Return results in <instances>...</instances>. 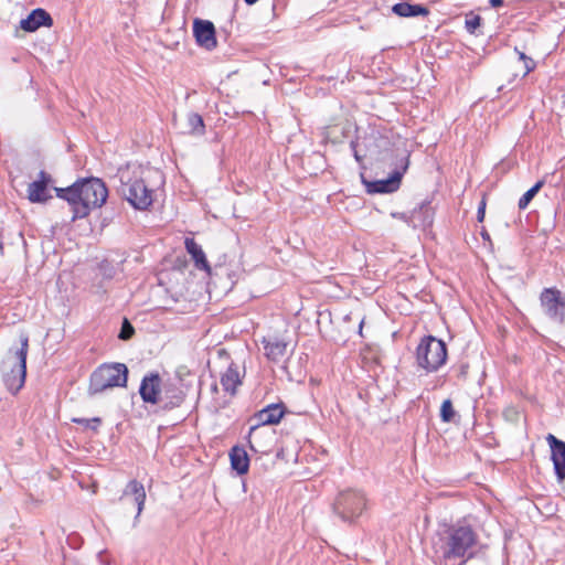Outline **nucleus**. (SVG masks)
<instances>
[{"mask_svg": "<svg viewBox=\"0 0 565 565\" xmlns=\"http://www.w3.org/2000/svg\"><path fill=\"white\" fill-rule=\"evenodd\" d=\"M478 534L467 524L448 526L433 540L435 557L440 561L462 559V564L476 555Z\"/></svg>", "mask_w": 565, "mask_h": 565, "instance_id": "obj_1", "label": "nucleus"}, {"mask_svg": "<svg viewBox=\"0 0 565 565\" xmlns=\"http://www.w3.org/2000/svg\"><path fill=\"white\" fill-rule=\"evenodd\" d=\"M75 185L73 221L86 217L93 209L100 207L108 198V189L99 178L79 179Z\"/></svg>", "mask_w": 565, "mask_h": 565, "instance_id": "obj_2", "label": "nucleus"}, {"mask_svg": "<svg viewBox=\"0 0 565 565\" xmlns=\"http://www.w3.org/2000/svg\"><path fill=\"white\" fill-rule=\"evenodd\" d=\"M20 343L21 347L15 350L10 349L7 358L2 361L3 383L12 394H17L23 387L26 376L29 337L22 333Z\"/></svg>", "mask_w": 565, "mask_h": 565, "instance_id": "obj_3", "label": "nucleus"}, {"mask_svg": "<svg viewBox=\"0 0 565 565\" xmlns=\"http://www.w3.org/2000/svg\"><path fill=\"white\" fill-rule=\"evenodd\" d=\"M128 369L122 363H104L89 377L88 393L96 395L113 387L127 385Z\"/></svg>", "mask_w": 565, "mask_h": 565, "instance_id": "obj_4", "label": "nucleus"}, {"mask_svg": "<svg viewBox=\"0 0 565 565\" xmlns=\"http://www.w3.org/2000/svg\"><path fill=\"white\" fill-rule=\"evenodd\" d=\"M416 363L427 373L437 372L447 361V345L434 335L422 338L416 348Z\"/></svg>", "mask_w": 565, "mask_h": 565, "instance_id": "obj_5", "label": "nucleus"}, {"mask_svg": "<svg viewBox=\"0 0 565 565\" xmlns=\"http://www.w3.org/2000/svg\"><path fill=\"white\" fill-rule=\"evenodd\" d=\"M365 493L358 489H347L339 492L333 510L343 522L352 523L362 515L366 509Z\"/></svg>", "mask_w": 565, "mask_h": 565, "instance_id": "obj_6", "label": "nucleus"}, {"mask_svg": "<svg viewBox=\"0 0 565 565\" xmlns=\"http://www.w3.org/2000/svg\"><path fill=\"white\" fill-rule=\"evenodd\" d=\"M120 193L137 210H146L152 204V191L142 179H131L126 173L120 174Z\"/></svg>", "mask_w": 565, "mask_h": 565, "instance_id": "obj_7", "label": "nucleus"}, {"mask_svg": "<svg viewBox=\"0 0 565 565\" xmlns=\"http://www.w3.org/2000/svg\"><path fill=\"white\" fill-rule=\"evenodd\" d=\"M540 306L544 316L553 323L565 326V295L556 287L543 288Z\"/></svg>", "mask_w": 565, "mask_h": 565, "instance_id": "obj_8", "label": "nucleus"}, {"mask_svg": "<svg viewBox=\"0 0 565 565\" xmlns=\"http://www.w3.org/2000/svg\"><path fill=\"white\" fill-rule=\"evenodd\" d=\"M409 154L401 158L399 164L396 166L392 174L384 180L366 183L369 193H392L401 185V180L408 169Z\"/></svg>", "mask_w": 565, "mask_h": 565, "instance_id": "obj_9", "label": "nucleus"}, {"mask_svg": "<svg viewBox=\"0 0 565 565\" xmlns=\"http://www.w3.org/2000/svg\"><path fill=\"white\" fill-rule=\"evenodd\" d=\"M146 498L147 494L145 486L140 481L131 479L125 486L121 495L118 499L120 503L127 504L131 502L136 507L137 513L134 518V527H136L137 524L139 523L140 515L145 509Z\"/></svg>", "mask_w": 565, "mask_h": 565, "instance_id": "obj_10", "label": "nucleus"}, {"mask_svg": "<svg viewBox=\"0 0 565 565\" xmlns=\"http://www.w3.org/2000/svg\"><path fill=\"white\" fill-rule=\"evenodd\" d=\"M391 216L393 218H397L405 222L406 224L414 228H425L427 226H430L433 223V212L428 203L420 204L418 209H414L411 213L392 212Z\"/></svg>", "mask_w": 565, "mask_h": 565, "instance_id": "obj_11", "label": "nucleus"}, {"mask_svg": "<svg viewBox=\"0 0 565 565\" xmlns=\"http://www.w3.org/2000/svg\"><path fill=\"white\" fill-rule=\"evenodd\" d=\"M193 35L199 46L212 51L217 46L215 26L213 22L203 19H194Z\"/></svg>", "mask_w": 565, "mask_h": 565, "instance_id": "obj_12", "label": "nucleus"}, {"mask_svg": "<svg viewBox=\"0 0 565 565\" xmlns=\"http://www.w3.org/2000/svg\"><path fill=\"white\" fill-rule=\"evenodd\" d=\"M546 441L551 448V460L556 479L562 482L565 480V441L556 438L553 434L546 436Z\"/></svg>", "mask_w": 565, "mask_h": 565, "instance_id": "obj_13", "label": "nucleus"}, {"mask_svg": "<svg viewBox=\"0 0 565 565\" xmlns=\"http://www.w3.org/2000/svg\"><path fill=\"white\" fill-rule=\"evenodd\" d=\"M52 182V177L44 170L39 172L38 180L31 182L28 186V199L32 203H44L52 198L49 192V184Z\"/></svg>", "mask_w": 565, "mask_h": 565, "instance_id": "obj_14", "label": "nucleus"}, {"mask_svg": "<svg viewBox=\"0 0 565 565\" xmlns=\"http://www.w3.org/2000/svg\"><path fill=\"white\" fill-rule=\"evenodd\" d=\"M161 377L158 373H150L143 376L139 394L145 403L158 404L161 395Z\"/></svg>", "mask_w": 565, "mask_h": 565, "instance_id": "obj_15", "label": "nucleus"}, {"mask_svg": "<svg viewBox=\"0 0 565 565\" xmlns=\"http://www.w3.org/2000/svg\"><path fill=\"white\" fill-rule=\"evenodd\" d=\"M185 399V392L180 385L167 383L161 391L158 405L161 409L170 411L182 405Z\"/></svg>", "mask_w": 565, "mask_h": 565, "instance_id": "obj_16", "label": "nucleus"}, {"mask_svg": "<svg viewBox=\"0 0 565 565\" xmlns=\"http://www.w3.org/2000/svg\"><path fill=\"white\" fill-rule=\"evenodd\" d=\"M285 414V407L282 404H270L256 413L255 419L257 420V424L255 426H252L249 429V435H252L258 426L263 425H275L280 422Z\"/></svg>", "mask_w": 565, "mask_h": 565, "instance_id": "obj_17", "label": "nucleus"}, {"mask_svg": "<svg viewBox=\"0 0 565 565\" xmlns=\"http://www.w3.org/2000/svg\"><path fill=\"white\" fill-rule=\"evenodd\" d=\"M53 19L49 12L42 8H36L31 13L20 21V28L25 32H34L41 26H52Z\"/></svg>", "mask_w": 565, "mask_h": 565, "instance_id": "obj_18", "label": "nucleus"}, {"mask_svg": "<svg viewBox=\"0 0 565 565\" xmlns=\"http://www.w3.org/2000/svg\"><path fill=\"white\" fill-rule=\"evenodd\" d=\"M184 246L192 260L194 262L195 268L199 270H204L207 274H211V266L206 259L205 253L202 247L195 242L192 237H186L184 241Z\"/></svg>", "mask_w": 565, "mask_h": 565, "instance_id": "obj_19", "label": "nucleus"}, {"mask_svg": "<svg viewBox=\"0 0 565 565\" xmlns=\"http://www.w3.org/2000/svg\"><path fill=\"white\" fill-rule=\"evenodd\" d=\"M220 382L225 392L235 395L237 386L242 384L238 366L232 362L221 375Z\"/></svg>", "mask_w": 565, "mask_h": 565, "instance_id": "obj_20", "label": "nucleus"}, {"mask_svg": "<svg viewBox=\"0 0 565 565\" xmlns=\"http://www.w3.org/2000/svg\"><path fill=\"white\" fill-rule=\"evenodd\" d=\"M392 12L402 18H413L418 15L426 17L429 14L427 7L419 3L413 4L406 1L395 3L392 7Z\"/></svg>", "mask_w": 565, "mask_h": 565, "instance_id": "obj_21", "label": "nucleus"}, {"mask_svg": "<svg viewBox=\"0 0 565 565\" xmlns=\"http://www.w3.org/2000/svg\"><path fill=\"white\" fill-rule=\"evenodd\" d=\"M231 467L238 475H245L249 468V458L246 450L241 446H234L230 450Z\"/></svg>", "mask_w": 565, "mask_h": 565, "instance_id": "obj_22", "label": "nucleus"}, {"mask_svg": "<svg viewBox=\"0 0 565 565\" xmlns=\"http://www.w3.org/2000/svg\"><path fill=\"white\" fill-rule=\"evenodd\" d=\"M265 355L273 362H279L286 354L287 343L280 339L264 340Z\"/></svg>", "mask_w": 565, "mask_h": 565, "instance_id": "obj_23", "label": "nucleus"}, {"mask_svg": "<svg viewBox=\"0 0 565 565\" xmlns=\"http://www.w3.org/2000/svg\"><path fill=\"white\" fill-rule=\"evenodd\" d=\"M186 120L190 134L203 135L205 132V125L201 115L196 113H190Z\"/></svg>", "mask_w": 565, "mask_h": 565, "instance_id": "obj_24", "label": "nucleus"}, {"mask_svg": "<svg viewBox=\"0 0 565 565\" xmlns=\"http://www.w3.org/2000/svg\"><path fill=\"white\" fill-rule=\"evenodd\" d=\"M544 185V180L537 181L532 188H530L519 200L518 206L520 210H525L533 198Z\"/></svg>", "mask_w": 565, "mask_h": 565, "instance_id": "obj_25", "label": "nucleus"}, {"mask_svg": "<svg viewBox=\"0 0 565 565\" xmlns=\"http://www.w3.org/2000/svg\"><path fill=\"white\" fill-rule=\"evenodd\" d=\"M54 190L57 198L67 201L72 207L74 206L76 191L75 182L67 188H54Z\"/></svg>", "mask_w": 565, "mask_h": 565, "instance_id": "obj_26", "label": "nucleus"}, {"mask_svg": "<svg viewBox=\"0 0 565 565\" xmlns=\"http://www.w3.org/2000/svg\"><path fill=\"white\" fill-rule=\"evenodd\" d=\"M456 412L452 406V402L448 398L445 399L440 406V419L444 423L454 422Z\"/></svg>", "mask_w": 565, "mask_h": 565, "instance_id": "obj_27", "label": "nucleus"}, {"mask_svg": "<svg viewBox=\"0 0 565 565\" xmlns=\"http://www.w3.org/2000/svg\"><path fill=\"white\" fill-rule=\"evenodd\" d=\"M72 422L75 424L82 425L83 427L90 429L93 431H96L102 424V419L99 417H93V418L74 417V418H72Z\"/></svg>", "mask_w": 565, "mask_h": 565, "instance_id": "obj_28", "label": "nucleus"}, {"mask_svg": "<svg viewBox=\"0 0 565 565\" xmlns=\"http://www.w3.org/2000/svg\"><path fill=\"white\" fill-rule=\"evenodd\" d=\"M134 334H135V328L132 327V324L129 322V320L127 318H124L118 338L120 340L127 341V340L131 339Z\"/></svg>", "mask_w": 565, "mask_h": 565, "instance_id": "obj_29", "label": "nucleus"}, {"mask_svg": "<svg viewBox=\"0 0 565 565\" xmlns=\"http://www.w3.org/2000/svg\"><path fill=\"white\" fill-rule=\"evenodd\" d=\"M465 25H466V30L470 34H475L477 28H479L481 25V17L478 15V14H470V15H468L466 18Z\"/></svg>", "mask_w": 565, "mask_h": 565, "instance_id": "obj_30", "label": "nucleus"}, {"mask_svg": "<svg viewBox=\"0 0 565 565\" xmlns=\"http://www.w3.org/2000/svg\"><path fill=\"white\" fill-rule=\"evenodd\" d=\"M514 51L519 55V58L521 61H523V63H524V67H525L524 76H525L535 68L536 63L534 62V60L532 57L525 55V53L520 51L518 47H515Z\"/></svg>", "mask_w": 565, "mask_h": 565, "instance_id": "obj_31", "label": "nucleus"}, {"mask_svg": "<svg viewBox=\"0 0 565 565\" xmlns=\"http://www.w3.org/2000/svg\"><path fill=\"white\" fill-rule=\"evenodd\" d=\"M486 205H487L486 198H482V200L480 201V203L478 205V211H477L478 222H483V220H484Z\"/></svg>", "mask_w": 565, "mask_h": 565, "instance_id": "obj_32", "label": "nucleus"}, {"mask_svg": "<svg viewBox=\"0 0 565 565\" xmlns=\"http://www.w3.org/2000/svg\"><path fill=\"white\" fill-rule=\"evenodd\" d=\"M489 3L492 8H499L504 4V0H489Z\"/></svg>", "mask_w": 565, "mask_h": 565, "instance_id": "obj_33", "label": "nucleus"}, {"mask_svg": "<svg viewBox=\"0 0 565 565\" xmlns=\"http://www.w3.org/2000/svg\"><path fill=\"white\" fill-rule=\"evenodd\" d=\"M354 158L356 159L358 162L361 161V157L359 156L356 150H354Z\"/></svg>", "mask_w": 565, "mask_h": 565, "instance_id": "obj_34", "label": "nucleus"}, {"mask_svg": "<svg viewBox=\"0 0 565 565\" xmlns=\"http://www.w3.org/2000/svg\"><path fill=\"white\" fill-rule=\"evenodd\" d=\"M247 4H254L256 3L258 0H244Z\"/></svg>", "mask_w": 565, "mask_h": 565, "instance_id": "obj_35", "label": "nucleus"}, {"mask_svg": "<svg viewBox=\"0 0 565 565\" xmlns=\"http://www.w3.org/2000/svg\"><path fill=\"white\" fill-rule=\"evenodd\" d=\"M363 323H364V320H361V322H360V324H359L360 332L362 331Z\"/></svg>", "mask_w": 565, "mask_h": 565, "instance_id": "obj_36", "label": "nucleus"}]
</instances>
